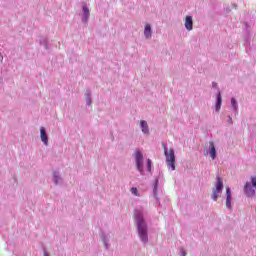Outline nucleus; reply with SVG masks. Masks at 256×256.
Here are the masks:
<instances>
[{
    "mask_svg": "<svg viewBox=\"0 0 256 256\" xmlns=\"http://www.w3.org/2000/svg\"><path fill=\"white\" fill-rule=\"evenodd\" d=\"M147 209L143 206H137L134 210V223L137 235L143 245L149 243V224H147Z\"/></svg>",
    "mask_w": 256,
    "mask_h": 256,
    "instance_id": "f257e3e1",
    "label": "nucleus"
},
{
    "mask_svg": "<svg viewBox=\"0 0 256 256\" xmlns=\"http://www.w3.org/2000/svg\"><path fill=\"white\" fill-rule=\"evenodd\" d=\"M243 193L247 199L256 197V175L250 176V180L245 182Z\"/></svg>",
    "mask_w": 256,
    "mask_h": 256,
    "instance_id": "f03ea898",
    "label": "nucleus"
},
{
    "mask_svg": "<svg viewBox=\"0 0 256 256\" xmlns=\"http://www.w3.org/2000/svg\"><path fill=\"white\" fill-rule=\"evenodd\" d=\"M164 147V155L166 157V165L169 171H175V150L168 149L167 145H163Z\"/></svg>",
    "mask_w": 256,
    "mask_h": 256,
    "instance_id": "7ed1b4c3",
    "label": "nucleus"
},
{
    "mask_svg": "<svg viewBox=\"0 0 256 256\" xmlns=\"http://www.w3.org/2000/svg\"><path fill=\"white\" fill-rule=\"evenodd\" d=\"M133 157L135 159L137 171L140 173V175H145V170L143 169V152H141L139 149H136L134 151Z\"/></svg>",
    "mask_w": 256,
    "mask_h": 256,
    "instance_id": "20e7f679",
    "label": "nucleus"
},
{
    "mask_svg": "<svg viewBox=\"0 0 256 256\" xmlns=\"http://www.w3.org/2000/svg\"><path fill=\"white\" fill-rule=\"evenodd\" d=\"M222 192H223V180L221 179V177L217 176L215 188H213L212 190L211 199H213L214 201H217V199H219V194Z\"/></svg>",
    "mask_w": 256,
    "mask_h": 256,
    "instance_id": "39448f33",
    "label": "nucleus"
},
{
    "mask_svg": "<svg viewBox=\"0 0 256 256\" xmlns=\"http://www.w3.org/2000/svg\"><path fill=\"white\" fill-rule=\"evenodd\" d=\"M233 201V194L231 192V188H226V208L228 211H233V205L231 204Z\"/></svg>",
    "mask_w": 256,
    "mask_h": 256,
    "instance_id": "423d86ee",
    "label": "nucleus"
},
{
    "mask_svg": "<svg viewBox=\"0 0 256 256\" xmlns=\"http://www.w3.org/2000/svg\"><path fill=\"white\" fill-rule=\"evenodd\" d=\"M206 155H209L213 160L217 159V148H215V143H213L212 141L209 142V147L206 150Z\"/></svg>",
    "mask_w": 256,
    "mask_h": 256,
    "instance_id": "0eeeda50",
    "label": "nucleus"
},
{
    "mask_svg": "<svg viewBox=\"0 0 256 256\" xmlns=\"http://www.w3.org/2000/svg\"><path fill=\"white\" fill-rule=\"evenodd\" d=\"M40 139L45 147L49 145V136L47 135V129H45V127L40 128Z\"/></svg>",
    "mask_w": 256,
    "mask_h": 256,
    "instance_id": "6e6552de",
    "label": "nucleus"
},
{
    "mask_svg": "<svg viewBox=\"0 0 256 256\" xmlns=\"http://www.w3.org/2000/svg\"><path fill=\"white\" fill-rule=\"evenodd\" d=\"M91 15V12L89 10V7L87 6H83L82 7V23H84L85 25H87V23H89V17Z\"/></svg>",
    "mask_w": 256,
    "mask_h": 256,
    "instance_id": "1a4fd4ad",
    "label": "nucleus"
},
{
    "mask_svg": "<svg viewBox=\"0 0 256 256\" xmlns=\"http://www.w3.org/2000/svg\"><path fill=\"white\" fill-rule=\"evenodd\" d=\"M159 177H161V174H159ZM159 177L155 178L154 186H153V195H154V199L156 200V203L158 205H161V202H159V197H157V193L159 189Z\"/></svg>",
    "mask_w": 256,
    "mask_h": 256,
    "instance_id": "9d476101",
    "label": "nucleus"
},
{
    "mask_svg": "<svg viewBox=\"0 0 256 256\" xmlns=\"http://www.w3.org/2000/svg\"><path fill=\"white\" fill-rule=\"evenodd\" d=\"M221 105H223V98L221 96V91H218L216 94V102H215L216 113H219L221 111Z\"/></svg>",
    "mask_w": 256,
    "mask_h": 256,
    "instance_id": "9b49d317",
    "label": "nucleus"
},
{
    "mask_svg": "<svg viewBox=\"0 0 256 256\" xmlns=\"http://www.w3.org/2000/svg\"><path fill=\"white\" fill-rule=\"evenodd\" d=\"M184 27L188 31H193V16L187 15L184 19Z\"/></svg>",
    "mask_w": 256,
    "mask_h": 256,
    "instance_id": "f8f14e48",
    "label": "nucleus"
},
{
    "mask_svg": "<svg viewBox=\"0 0 256 256\" xmlns=\"http://www.w3.org/2000/svg\"><path fill=\"white\" fill-rule=\"evenodd\" d=\"M100 239H101L102 243L104 244L105 249L106 250L109 249V247H110L109 241L111 239V236L107 233L102 232L100 235Z\"/></svg>",
    "mask_w": 256,
    "mask_h": 256,
    "instance_id": "ddd939ff",
    "label": "nucleus"
},
{
    "mask_svg": "<svg viewBox=\"0 0 256 256\" xmlns=\"http://www.w3.org/2000/svg\"><path fill=\"white\" fill-rule=\"evenodd\" d=\"M84 97H85L86 105L88 107H91V105H93V97L90 89H87L85 91Z\"/></svg>",
    "mask_w": 256,
    "mask_h": 256,
    "instance_id": "4468645a",
    "label": "nucleus"
},
{
    "mask_svg": "<svg viewBox=\"0 0 256 256\" xmlns=\"http://www.w3.org/2000/svg\"><path fill=\"white\" fill-rule=\"evenodd\" d=\"M53 183L54 185H63V178L58 171L53 172Z\"/></svg>",
    "mask_w": 256,
    "mask_h": 256,
    "instance_id": "2eb2a0df",
    "label": "nucleus"
},
{
    "mask_svg": "<svg viewBox=\"0 0 256 256\" xmlns=\"http://www.w3.org/2000/svg\"><path fill=\"white\" fill-rule=\"evenodd\" d=\"M144 37L145 39H151L153 37V28H151V24H146L144 27Z\"/></svg>",
    "mask_w": 256,
    "mask_h": 256,
    "instance_id": "dca6fc26",
    "label": "nucleus"
},
{
    "mask_svg": "<svg viewBox=\"0 0 256 256\" xmlns=\"http://www.w3.org/2000/svg\"><path fill=\"white\" fill-rule=\"evenodd\" d=\"M140 129L144 135H149V124H147V121H140Z\"/></svg>",
    "mask_w": 256,
    "mask_h": 256,
    "instance_id": "f3484780",
    "label": "nucleus"
},
{
    "mask_svg": "<svg viewBox=\"0 0 256 256\" xmlns=\"http://www.w3.org/2000/svg\"><path fill=\"white\" fill-rule=\"evenodd\" d=\"M231 107L233 109L234 115H239V103H237V99L231 98Z\"/></svg>",
    "mask_w": 256,
    "mask_h": 256,
    "instance_id": "a211bd4d",
    "label": "nucleus"
},
{
    "mask_svg": "<svg viewBox=\"0 0 256 256\" xmlns=\"http://www.w3.org/2000/svg\"><path fill=\"white\" fill-rule=\"evenodd\" d=\"M40 45H42V47H44V49L46 50L49 49V41L47 40V38H40Z\"/></svg>",
    "mask_w": 256,
    "mask_h": 256,
    "instance_id": "6ab92c4d",
    "label": "nucleus"
},
{
    "mask_svg": "<svg viewBox=\"0 0 256 256\" xmlns=\"http://www.w3.org/2000/svg\"><path fill=\"white\" fill-rule=\"evenodd\" d=\"M130 192L132 193V195H134V197H141V194H139V190H137L136 187H132L130 189Z\"/></svg>",
    "mask_w": 256,
    "mask_h": 256,
    "instance_id": "aec40b11",
    "label": "nucleus"
},
{
    "mask_svg": "<svg viewBox=\"0 0 256 256\" xmlns=\"http://www.w3.org/2000/svg\"><path fill=\"white\" fill-rule=\"evenodd\" d=\"M153 165V162L151 159H147V171L151 172V167Z\"/></svg>",
    "mask_w": 256,
    "mask_h": 256,
    "instance_id": "412c9836",
    "label": "nucleus"
},
{
    "mask_svg": "<svg viewBox=\"0 0 256 256\" xmlns=\"http://www.w3.org/2000/svg\"><path fill=\"white\" fill-rule=\"evenodd\" d=\"M212 89H216L217 93L218 91H221L219 90V85L217 84V82H212Z\"/></svg>",
    "mask_w": 256,
    "mask_h": 256,
    "instance_id": "4be33fe9",
    "label": "nucleus"
},
{
    "mask_svg": "<svg viewBox=\"0 0 256 256\" xmlns=\"http://www.w3.org/2000/svg\"><path fill=\"white\" fill-rule=\"evenodd\" d=\"M180 256H187V252H185V249H180Z\"/></svg>",
    "mask_w": 256,
    "mask_h": 256,
    "instance_id": "5701e85b",
    "label": "nucleus"
},
{
    "mask_svg": "<svg viewBox=\"0 0 256 256\" xmlns=\"http://www.w3.org/2000/svg\"><path fill=\"white\" fill-rule=\"evenodd\" d=\"M227 122H228L230 125H233V118H231V116H228Z\"/></svg>",
    "mask_w": 256,
    "mask_h": 256,
    "instance_id": "b1692460",
    "label": "nucleus"
},
{
    "mask_svg": "<svg viewBox=\"0 0 256 256\" xmlns=\"http://www.w3.org/2000/svg\"><path fill=\"white\" fill-rule=\"evenodd\" d=\"M231 7H232V9H237V4L232 3V4H231Z\"/></svg>",
    "mask_w": 256,
    "mask_h": 256,
    "instance_id": "393cba45",
    "label": "nucleus"
},
{
    "mask_svg": "<svg viewBox=\"0 0 256 256\" xmlns=\"http://www.w3.org/2000/svg\"><path fill=\"white\" fill-rule=\"evenodd\" d=\"M44 256H47V252H44Z\"/></svg>",
    "mask_w": 256,
    "mask_h": 256,
    "instance_id": "a878e982",
    "label": "nucleus"
}]
</instances>
